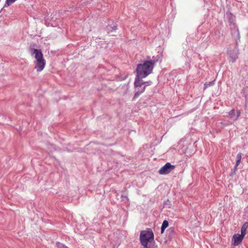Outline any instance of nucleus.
I'll return each instance as SVG.
<instances>
[{
  "label": "nucleus",
  "mask_w": 248,
  "mask_h": 248,
  "mask_svg": "<svg viewBox=\"0 0 248 248\" xmlns=\"http://www.w3.org/2000/svg\"><path fill=\"white\" fill-rule=\"evenodd\" d=\"M140 240L143 248H153L154 234L151 229L140 232Z\"/></svg>",
  "instance_id": "obj_1"
},
{
  "label": "nucleus",
  "mask_w": 248,
  "mask_h": 248,
  "mask_svg": "<svg viewBox=\"0 0 248 248\" xmlns=\"http://www.w3.org/2000/svg\"><path fill=\"white\" fill-rule=\"evenodd\" d=\"M157 61H146L142 64H139L137 67V74L141 77H146L152 73Z\"/></svg>",
  "instance_id": "obj_2"
},
{
  "label": "nucleus",
  "mask_w": 248,
  "mask_h": 248,
  "mask_svg": "<svg viewBox=\"0 0 248 248\" xmlns=\"http://www.w3.org/2000/svg\"><path fill=\"white\" fill-rule=\"evenodd\" d=\"M175 168V165H171L170 163L168 162L160 168L158 172L161 175H166L173 171Z\"/></svg>",
  "instance_id": "obj_3"
},
{
  "label": "nucleus",
  "mask_w": 248,
  "mask_h": 248,
  "mask_svg": "<svg viewBox=\"0 0 248 248\" xmlns=\"http://www.w3.org/2000/svg\"><path fill=\"white\" fill-rule=\"evenodd\" d=\"M31 51L32 52V54L34 55V57L36 60L35 62L45 60L43 57V54L40 49L31 48Z\"/></svg>",
  "instance_id": "obj_4"
},
{
  "label": "nucleus",
  "mask_w": 248,
  "mask_h": 248,
  "mask_svg": "<svg viewBox=\"0 0 248 248\" xmlns=\"http://www.w3.org/2000/svg\"><path fill=\"white\" fill-rule=\"evenodd\" d=\"M245 236L238 233L234 234L232 236V240L233 241V245L236 246L239 245L243 240Z\"/></svg>",
  "instance_id": "obj_5"
},
{
  "label": "nucleus",
  "mask_w": 248,
  "mask_h": 248,
  "mask_svg": "<svg viewBox=\"0 0 248 248\" xmlns=\"http://www.w3.org/2000/svg\"><path fill=\"white\" fill-rule=\"evenodd\" d=\"M35 66L34 68L36 69L37 72H40L44 69L46 65V61L35 62Z\"/></svg>",
  "instance_id": "obj_6"
},
{
  "label": "nucleus",
  "mask_w": 248,
  "mask_h": 248,
  "mask_svg": "<svg viewBox=\"0 0 248 248\" xmlns=\"http://www.w3.org/2000/svg\"><path fill=\"white\" fill-rule=\"evenodd\" d=\"M145 77H141L137 74L134 82V86L135 87H141L143 84H145V82L142 80L143 78Z\"/></svg>",
  "instance_id": "obj_7"
},
{
  "label": "nucleus",
  "mask_w": 248,
  "mask_h": 248,
  "mask_svg": "<svg viewBox=\"0 0 248 248\" xmlns=\"http://www.w3.org/2000/svg\"><path fill=\"white\" fill-rule=\"evenodd\" d=\"M237 115H235V110L234 109H232L229 113V114L230 116V118H232L233 120H237L239 116H240L241 111L240 110H236Z\"/></svg>",
  "instance_id": "obj_8"
},
{
  "label": "nucleus",
  "mask_w": 248,
  "mask_h": 248,
  "mask_svg": "<svg viewBox=\"0 0 248 248\" xmlns=\"http://www.w3.org/2000/svg\"><path fill=\"white\" fill-rule=\"evenodd\" d=\"M248 228V222H245L241 229V234L245 236L247 233V230Z\"/></svg>",
  "instance_id": "obj_9"
},
{
  "label": "nucleus",
  "mask_w": 248,
  "mask_h": 248,
  "mask_svg": "<svg viewBox=\"0 0 248 248\" xmlns=\"http://www.w3.org/2000/svg\"><path fill=\"white\" fill-rule=\"evenodd\" d=\"M169 226V222L167 220H164L163 222V223L162 224V226H161V233H163L164 232V230H165V229H166Z\"/></svg>",
  "instance_id": "obj_10"
},
{
  "label": "nucleus",
  "mask_w": 248,
  "mask_h": 248,
  "mask_svg": "<svg viewBox=\"0 0 248 248\" xmlns=\"http://www.w3.org/2000/svg\"><path fill=\"white\" fill-rule=\"evenodd\" d=\"M241 157H242L241 154V153L238 154L237 156H236V164H235V169H237V167L239 165V164H240V163L241 162Z\"/></svg>",
  "instance_id": "obj_11"
},
{
  "label": "nucleus",
  "mask_w": 248,
  "mask_h": 248,
  "mask_svg": "<svg viewBox=\"0 0 248 248\" xmlns=\"http://www.w3.org/2000/svg\"><path fill=\"white\" fill-rule=\"evenodd\" d=\"M145 88L146 87L144 86L143 88V89L140 91V92H137L135 94V95L133 97V99H135L136 98H137L138 97H139V96L142 93H143L145 90Z\"/></svg>",
  "instance_id": "obj_12"
},
{
  "label": "nucleus",
  "mask_w": 248,
  "mask_h": 248,
  "mask_svg": "<svg viewBox=\"0 0 248 248\" xmlns=\"http://www.w3.org/2000/svg\"><path fill=\"white\" fill-rule=\"evenodd\" d=\"M145 82V83H146L148 85H150L152 83V82L151 81H149Z\"/></svg>",
  "instance_id": "obj_13"
}]
</instances>
